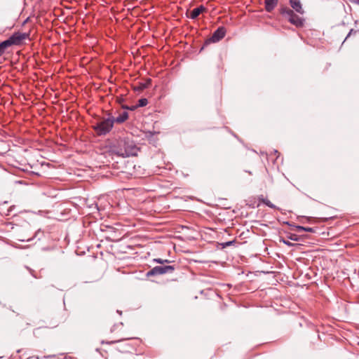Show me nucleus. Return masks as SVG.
I'll return each instance as SVG.
<instances>
[{
	"label": "nucleus",
	"mask_w": 359,
	"mask_h": 359,
	"mask_svg": "<svg viewBox=\"0 0 359 359\" xmlns=\"http://www.w3.org/2000/svg\"><path fill=\"white\" fill-rule=\"evenodd\" d=\"M138 148L135 142L129 138H123L118 142L113 151L118 156L128 157L130 156H136Z\"/></svg>",
	"instance_id": "f257e3e1"
},
{
	"label": "nucleus",
	"mask_w": 359,
	"mask_h": 359,
	"mask_svg": "<svg viewBox=\"0 0 359 359\" xmlns=\"http://www.w3.org/2000/svg\"><path fill=\"white\" fill-rule=\"evenodd\" d=\"M114 123V118L109 117L97 122L94 126V130L99 135H106L112 129Z\"/></svg>",
	"instance_id": "f03ea898"
},
{
	"label": "nucleus",
	"mask_w": 359,
	"mask_h": 359,
	"mask_svg": "<svg viewBox=\"0 0 359 359\" xmlns=\"http://www.w3.org/2000/svg\"><path fill=\"white\" fill-rule=\"evenodd\" d=\"M226 34V29L224 27H218L212 34V36L208 38L202 47V49L205 48V46H208L212 43H217L222 39Z\"/></svg>",
	"instance_id": "7ed1b4c3"
},
{
	"label": "nucleus",
	"mask_w": 359,
	"mask_h": 359,
	"mask_svg": "<svg viewBox=\"0 0 359 359\" xmlns=\"http://www.w3.org/2000/svg\"><path fill=\"white\" fill-rule=\"evenodd\" d=\"M174 270L175 267L172 265L156 266L147 273V276L150 277L165 273H172Z\"/></svg>",
	"instance_id": "20e7f679"
},
{
	"label": "nucleus",
	"mask_w": 359,
	"mask_h": 359,
	"mask_svg": "<svg viewBox=\"0 0 359 359\" xmlns=\"http://www.w3.org/2000/svg\"><path fill=\"white\" fill-rule=\"evenodd\" d=\"M29 36V33H22L20 32H15L13 34H12L7 40V43L11 47V46L15 45L18 46L20 45L22 42V41L28 39Z\"/></svg>",
	"instance_id": "39448f33"
},
{
	"label": "nucleus",
	"mask_w": 359,
	"mask_h": 359,
	"mask_svg": "<svg viewBox=\"0 0 359 359\" xmlns=\"http://www.w3.org/2000/svg\"><path fill=\"white\" fill-rule=\"evenodd\" d=\"M289 22L295 25L296 27H302L304 25V20L293 13L292 15L288 18Z\"/></svg>",
	"instance_id": "423d86ee"
},
{
	"label": "nucleus",
	"mask_w": 359,
	"mask_h": 359,
	"mask_svg": "<svg viewBox=\"0 0 359 359\" xmlns=\"http://www.w3.org/2000/svg\"><path fill=\"white\" fill-rule=\"evenodd\" d=\"M291 7L298 13L304 14V11L302 8V5L300 0H290Z\"/></svg>",
	"instance_id": "0eeeda50"
},
{
	"label": "nucleus",
	"mask_w": 359,
	"mask_h": 359,
	"mask_svg": "<svg viewBox=\"0 0 359 359\" xmlns=\"http://www.w3.org/2000/svg\"><path fill=\"white\" fill-rule=\"evenodd\" d=\"M206 10L205 7L203 6H200L194 9H193L189 17L191 19H196L201 13L204 12Z\"/></svg>",
	"instance_id": "6e6552de"
},
{
	"label": "nucleus",
	"mask_w": 359,
	"mask_h": 359,
	"mask_svg": "<svg viewBox=\"0 0 359 359\" xmlns=\"http://www.w3.org/2000/svg\"><path fill=\"white\" fill-rule=\"evenodd\" d=\"M265 9L268 12L272 11L274 8L277 6L278 0H264Z\"/></svg>",
	"instance_id": "1a4fd4ad"
},
{
	"label": "nucleus",
	"mask_w": 359,
	"mask_h": 359,
	"mask_svg": "<svg viewBox=\"0 0 359 359\" xmlns=\"http://www.w3.org/2000/svg\"><path fill=\"white\" fill-rule=\"evenodd\" d=\"M128 118V113L127 111H123L116 118H114V122H116L117 123H122L125 122Z\"/></svg>",
	"instance_id": "9d476101"
},
{
	"label": "nucleus",
	"mask_w": 359,
	"mask_h": 359,
	"mask_svg": "<svg viewBox=\"0 0 359 359\" xmlns=\"http://www.w3.org/2000/svg\"><path fill=\"white\" fill-rule=\"evenodd\" d=\"M294 11L292 10L287 7H284L280 9V13L283 15L287 16V18H289L290 15H292Z\"/></svg>",
	"instance_id": "9b49d317"
},
{
	"label": "nucleus",
	"mask_w": 359,
	"mask_h": 359,
	"mask_svg": "<svg viewBox=\"0 0 359 359\" xmlns=\"http://www.w3.org/2000/svg\"><path fill=\"white\" fill-rule=\"evenodd\" d=\"M9 47L6 40L0 43V56H1L4 53L6 48Z\"/></svg>",
	"instance_id": "f8f14e48"
},
{
	"label": "nucleus",
	"mask_w": 359,
	"mask_h": 359,
	"mask_svg": "<svg viewBox=\"0 0 359 359\" xmlns=\"http://www.w3.org/2000/svg\"><path fill=\"white\" fill-rule=\"evenodd\" d=\"M151 82V81L150 79H147L145 83H140V86L137 88V89L138 90H144L145 88H147L150 86Z\"/></svg>",
	"instance_id": "ddd939ff"
},
{
	"label": "nucleus",
	"mask_w": 359,
	"mask_h": 359,
	"mask_svg": "<svg viewBox=\"0 0 359 359\" xmlns=\"http://www.w3.org/2000/svg\"><path fill=\"white\" fill-rule=\"evenodd\" d=\"M148 104V100L146 98H142L138 101L139 107H144Z\"/></svg>",
	"instance_id": "4468645a"
},
{
	"label": "nucleus",
	"mask_w": 359,
	"mask_h": 359,
	"mask_svg": "<svg viewBox=\"0 0 359 359\" xmlns=\"http://www.w3.org/2000/svg\"><path fill=\"white\" fill-rule=\"evenodd\" d=\"M263 203L267 205L268 207L269 208H276V205H273L270 201H269L268 199H264L263 200Z\"/></svg>",
	"instance_id": "2eb2a0df"
},
{
	"label": "nucleus",
	"mask_w": 359,
	"mask_h": 359,
	"mask_svg": "<svg viewBox=\"0 0 359 359\" xmlns=\"http://www.w3.org/2000/svg\"><path fill=\"white\" fill-rule=\"evenodd\" d=\"M235 243V241H228L226 243H222L223 248H226L227 246H230L233 245Z\"/></svg>",
	"instance_id": "dca6fc26"
},
{
	"label": "nucleus",
	"mask_w": 359,
	"mask_h": 359,
	"mask_svg": "<svg viewBox=\"0 0 359 359\" xmlns=\"http://www.w3.org/2000/svg\"><path fill=\"white\" fill-rule=\"evenodd\" d=\"M357 33V31L356 30H354L353 29H351L349 32V33L348 34V35L346 36L345 40H346L351 35H352L353 34H355Z\"/></svg>",
	"instance_id": "f3484780"
},
{
	"label": "nucleus",
	"mask_w": 359,
	"mask_h": 359,
	"mask_svg": "<svg viewBox=\"0 0 359 359\" xmlns=\"http://www.w3.org/2000/svg\"><path fill=\"white\" fill-rule=\"evenodd\" d=\"M155 262H158V263H160V264H163L165 262L168 263L169 262V261L168 259H154Z\"/></svg>",
	"instance_id": "a211bd4d"
},
{
	"label": "nucleus",
	"mask_w": 359,
	"mask_h": 359,
	"mask_svg": "<svg viewBox=\"0 0 359 359\" xmlns=\"http://www.w3.org/2000/svg\"><path fill=\"white\" fill-rule=\"evenodd\" d=\"M304 231L313 233L315 231V230L311 227H304Z\"/></svg>",
	"instance_id": "6ab92c4d"
},
{
	"label": "nucleus",
	"mask_w": 359,
	"mask_h": 359,
	"mask_svg": "<svg viewBox=\"0 0 359 359\" xmlns=\"http://www.w3.org/2000/svg\"><path fill=\"white\" fill-rule=\"evenodd\" d=\"M290 238L292 241H298V238H297V236L295 235V234H292L290 236Z\"/></svg>",
	"instance_id": "aec40b11"
},
{
	"label": "nucleus",
	"mask_w": 359,
	"mask_h": 359,
	"mask_svg": "<svg viewBox=\"0 0 359 359\" xmlns=\"http://www.w3.org/2000/svg\"><path fill=\"white\" fill-rule=\"evenodd\" d=\"M296 229L297 230V231L300 232V231H304V226H296Z\"/></svg>",
	"instance_id": "412c9836"
},
{
	"label": "nucleus",
	"mask_w": 359,
	"mask_h": 359,
	"mask_svg": "<svg viewBox=\"0 0 359 359\" xmlns=\"http://www.w3.org/2000/svg\"><path fill=\"white\" fill-rule=\"evenodd\" d=\"M283 243L289 246H291L292 245L290 242L286 241H283Z\"/></svg>",
	"instance_id": "4be33fe9"
},
{
	"label": "nucleus",
	"mask_w": 359,
	"mask_h": 359,
	"mask_svg": "<svg viewBox=\"0 0 359 359\" xmlns=\"http://www.w3.org/2000/svg\"><path fill=\"white\" fill-rule=\"evenodd\" d=\"M125 108H126V109H129V107H126ZM134 108H135V107H133L130 108V109H133Z\"/></svg>",
	"instance_id": "5701e85b"
},
{
	"label": "nucleus",
	"mask_w": 359,
	"mask_h": 359,
	"mask_svg": "<svg viewBox=\"0 0 359 359\" xmlns=\"http://www.w3.org/2000/svg\"><path fill=\"white\" fill-rule=\"evenodd\" d=\"M358 4H359V0H358Z\"/></svg>",
	"instance_id": "b1692460"
}]
</instances>
